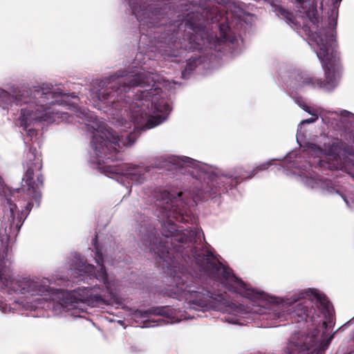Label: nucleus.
<instances>
[{
	"instance_id": "473e14b6",
	"label": "nucleus",
	"mask_w": 354,
	"mask_h": 354,
	"mask_svg": "<svg viewBox=\"0 0 354 354\" xmlns=\"http://www.w3.org/2000/svg\"><path fill=\"white\" fill-rule=\"evenodd\" d=\"M27 134L30 137H32L37 135V131L34 129H29L27 130Z\"/></svg>"
},
{
	"instance_id": "aec40b11",
	"label": "nucleus",
	"mask_w": 354,
	"mask_h": 354,
	"mask_svg": "<svg viewBox=\"0 0 354 354\" xmlns=\"http://www.w3.org/2000/svg\"><path fill=\"white\" fill-rule=\"evenodd\" d=\"M92 244L95 249V263L97 264V266H104V255L102 254V250L98 243L97 235H95V238L93 239Z\"/></svg>"
},
{
	"instance_id": "cd10ccee",
	"label": "nucleus",
	"mask_w": 354,
	"mask_h": 354,
	"mask_svg": "<svg viewBox=\"0 0 354 354\" xmlns=\"http://www.w3.org/2000/svg\"><path fill=\"white\" fill-rule=\"evenodd\" d=\"M6 203L10 209L11 216H15V212L17 209V205L15 203H14L12 201L11 198H6Z\"/></svg>"
},
{
	"instance_id": "5701e85b",
	"label": "nucleus",
	"mask_w": 354,
	"mask_h": 354,
	"mask_svg": "<svg viewBox=\"0 0 354 354\" xmlns=\"http://www.w3.org/2000/svg\"><path fill=\"white\" fill-rule=\"evenodd\" d=\"M166 313V307H151L142 313L143 317L149 315H164Z\"/></svg>"
},
{
	"instance_id": "20e7f679",
	"label": "nucleus",
	"mask_w": 354,
	"mask_h": 354,
	"mask_svg": "<svg viewBox=\"0 0 354 354\" xmlns=\"http://www.w3.org/2000/svg\"><path fill=\"white\" fill-rule=\"evenodd\" d=\"M229 0H198L192 4V10L185 19V32L186 39L180 44V48L185 50H202L203 46L208 45L216 47L222 43L230 41V28L227 24L221 23L217 26L220 36L209 31L207 25L219 21L223 17V10H220L214 3L226 6Z\"/></svg>"
},
{
	"instance_id": "4be33fe9",
	"label": "nucleus",
	"mask_w": 354,
	"mask_h": 354,
	"mask_svg": "<svg viewBox=\"0 0 354 354\" xmlns=\"http://www.w3.org/2000/svg\"><path fill=\"white\" fill-rule=\"evenodd\" d=\"M179 27H178V30L176 31V26L173 25H170L168 27H167V37L166 39H168L169 42L174 43V46L178 48V46H176V40L178 39V35Z\"/></svg>"
},
{
	"instance_id": "a211bd4d",
	"label": "nucleus",
	"mask_w": 354,
	"mask_h": 354,
	"mask_svg": "<svg viewBox=\"0 0 354 354\" xmlns=\"http://www.w3.org/2000/svg\"><path fill=\"white\" fill-rule=\"evenodd\" d=\"M163 209L168 216H172L179 222H187V220L185 218L183 209H181L178 205H174L173 200L169 199V201H167Z\"/></svg>"
},
{
	"instance_id": "c9c22d12",
	"label": "nucleus",
	"mask_w": 354,
	"mask_h": 354,
	"mask_svg": "<svg viewBox=\"0 0 354 354\" xmlns=\"http://www.w3.org/2000/svg\"><path fill=\"white\" fill-rule=\"evenodd\" d=\"M32 206H33L32 203V202H28L27 203V205H26V210L30 211L31 209L32 208Z\"/></svg>"
},
{
	"instance_id": "f704fd0d",
	"label": "nucleus",
	"mask_w": 354,
	"mask_h": 354,
	"mask_svg": "<svg viewBox=\"0 0 354 354\" xmlns=\"http://www.w3.org/2000/svg\"><path fill=\"white\" fill-rule=\"evenodd\" d=\"M19 101L21 103L27 104V103H30L31 102V99L30 98V100H26L25 98L20 97L19 98Z\"/></svg>"
},
{
	"instance_id": "7c9ffc66",
	"label": "nucleus",
	"mask_w": 354,
	"mask_h": 354,
	"mask_svg": "<svg viewBox=\"0 0 354 354\" xmlns=\"http://www.w3.org/2000/svg\"><path fill=\"white\" fill-rule=\"evenodd\" d=\"M340 329H341V327H340V328H339L337 330H335L333 334H331V335L329 336V337H328V338L326 339V346H328V345L330 344L331 341L333 340V338H334V337H335V334L337 333V332L338 330H339Z\"/></svg>"
},
{
	"instance_id": "f03ea898",
	"label": "nucleus",
	"mask_w": 354,
	"mask_h": 354,
	"mask_svg": "<svg viewBox=\"0 0 354 354\" xmlns=\"http://www.w3.org/2000/svg\"><path fill=\"white\" fill-rule=\"evenodd\" d=\"M299 12L305 14L314 26L313 31L310 27H306L310 41L319 47L317 55L324 71V79H315L308 75L302 76L301 82L303 86L319 88L331 91L338 84V80L342 73L339 55L335 48L334 29L337 26L338 10L337 7L332 8L328 17V27L319 28V17L317 5L311 0H296Z\"/></svg>"
},
{
	"instance_id": "2eb2a0df",
	"label": "nucleus",
	"mask_w": 354,
	"mask_h": 354,
	"mask_svg": "<svg viewBox=\"0 0 354 354\" xmlns=\"http://www.w3.org/2000/svg\"><path fill=\"white\" fill-rule=\"evenodd\" d=\"M132 118L135 123V128L134 131L128 134L126 138L129 145L135 142L142 131L152 129L161 124L164 120L162 116L148 115L142 109L133 112Z\"/></svg>"
},
{
	"instance_id": "9d476101",
	"label": "nucleus",
	"mask_w": 354,
	"mask_h": 354,
	"mask_svg": "<svg viewBox=\"0 0 354 354\" xmlns=\"http://www.w3.org/2000/svg\"><path fill=\"white\" fill-rule=\"evenodd\" d=\"M252 174V171H248L243 167H237L235 169V176L225 175L223 176H211L205 185H202L201 187L194 186L190 193L191 198L193 201L196 203L198 201L207 200L209 197L219 193L221 191L220 184L225 183L223 178L230 179V189L239 185L241 180L252 178V177H246L243 174L245 173Z\"/></svg>"
},
{
	"instance_id": "412c9836",
	"label": "nucleus",
	"mask_w": 354,
	"mask_h": 354,
	"mask_svg": "<svg viewBox=\"0 0 354 354\" xmlns=\"http://www.w3.org/2000/svg\"><path fill=\"white\" fill-rule=\"evenodd\" d=\"M71 266H93L92 264L87 263L86 259L77 252L71 254Z\"/></svg>"
},
{
	"instance_id": "e433bc0d",
	"label": "nucleus",
	"mask_w": 354,
	"mask_h": 354,
	"mask_svg": "<svg viewBox=\"0 0 354 354\" xmlns=\"http://www.w3.org/2000/svg\"><path fill=\"white\" fill-rule=\"evenodd\" d=\"M4 186V182L3 178L0 176V187L3 188Z\"/></svg>"
},
{
	"instance_id": "393cba45",
	"label": "nucleus",
	"mask_w": 354,
	"mask_h": 354,
	"mask_svg": "<svg viewBox=\"0 0 354 354\" xmlns=\"http://www.w3.org/2000/svg\"><path fill=\"white\" fill-rule=\"evenodd\" d=\"M7 256V248L5 247L1 243L0 244V266H6V264L8 262V259H6Z\"/></svg>"
},
{
	"instance_id": "f3484780",
	"label": "nucleus",
	"mask_w": 354,
	"mask_h": 354,
	"mask_svg": "<svg viewBox=\"0 0 354 354\" xmlns=\"http://www.w3.org/2000/svg\"><path fill=\"white\" fill-rule=\"evenodd\" d=\"M84 269L80 270L77 267H74L73 269H71L73 273H77V271L81 272H89L88 277L91 279H96L100 282H102L106 286L107 291H110V283L108 279V274L106 270V267H84Z\"/></svg>"
},
{
	"instance_id": "2f4dec72",
	"label": "nucleus",
	"mask_w": 354,
	"mask_h": 354,
	"mask_svg": "<svg viewBox=\"0 0 354 354\" xmlns=\"http://www.w3.org/2000/svg\"><path fill=\"white\" fill-rule=\"evenodd\" d=\"M155 109L158 112H162V111H168L169 109V106L168 104H164L163 109H162V108H160V107H157L155 105Z\"/></svg>"
},
{
	"instance_id": "4c0bfd02",
	"label": "nucleus",
	"mask_w": 354,
	"mask_h": 354,
	"mask_svg": "<svg viewBox=\"0 0 354 354\" xmlns=\"http://www.w3.org/2000/svg\"><path fill=\"white\" fill-rule=\"evenodd\" d=\"M183 194V193L182 192H178V198L180 201H182V200H183V199L181 198V197H182Z\"/></svg>"
},
{
	"instance_id": "c756f323",
	"label": "nucleus",
	"mask_w": 354,
	"mask_h": 354,
	"mask_svg": "<svg viewBox=\"0 0 354 354\" xmlns=\"http://www.w3.org/2000/svg\"><path fill=\"white\" fill-rule=\"evenodd\" d=\"M303 109L311 115L317 114L315 109L308 105H304Z\"/></svg>"
},
{
	"instance_id": "b1692460",
	"label": "nucleus",
	"mask_w": 354,
	"mask_h": 354,
	"mask_svg": "<svg viewBox=\"0 0 354 354\" xmlns=\"http://www.w3.org/2000/svg\"><path fill=\"white\" fill-rule=\"evenodd\" d=\"M270 164L269 162H264L261 165L256 167L252 170V174H249L248 173H245L243 174L246 177H254L259 171L266 170Z\"/></svg>"
},
{
	"instance_id": "f8f14e48",
	"label": "nucleus",
	"mask_w": 354,
	"mask_h": 354,
	"mask_svg": "<svg viewBox=\"0 0 354 354\" xmlns=\"http://www.w3.org/2000/svg\"><path fill=\"white\" fill-rule=\"evenodd\" d=\"M0 282L10 290L19 294H43L49 289L48 286L41 284L38 280L27 277L12 278L8 267H0Z\"/></svg>"
},
{
	"instance_id": "1a4fd4ad",
	"label": "nucleus",
	"mask_w": 354,
	"mask_h": 354,
	"mask_svg": "<svg viewBox=\"0 0 354 354\" xmlns=\"http://www.w3.org/2000/svg\"><path fill=\"white\" fill-rule=\"evenodd\" d=\"M123 136H120L113 129L100 125L93 133L92 145L96 155L106 160L114 161L119 153L118 147L122 141Z\"/></svg>"
},
{
	"instance_id": "58836bf2",
	"label": "nucleus",
	"mask_w": 354,
	"mask_h": 354,
	"mask_svg": "<svg viewBox=\"0 0 354 354\" xmlns=\"http://www.w3.org/2000/svg\"><path fill=\"white\" fill-rule=\"evenodd\" d=\"M185 159L187 160V162H190L193 160L192 158H188V157H185Z\"/></svg>"
},
{
	"instance_id": "4468645a",
	"label": "nucleus",
	"mask_w": 354,
	"mask_h": 354,
	"mask_svg": "<svg viewBox=\"0 0 354 354\" xmlns=\"http://www.w3.org/2000/svg\"><path fill=\"white\" fill-rule=\"evenodd\" d=\"M133 14L138 21L148 27H152L158 24L164 13L165 8L153 6L152 4L147 5L142 0H129Z\"/></svg>"
},
{
	"instance_id": "6ab92c4d",
	"label": "nucleus",
	"mask_w": 354,
	"mask_h": 354,
	"mask_svg": "<svg viewBox=\"0 0 354 354\" xmlns=\"http://www.w3.org/2000/svg\"><path fill=\"white\" fill-rule=\"evenodd\" d=\"M275 12L279 17L285 19L289 25L297 26V21L293 12L280 6L275 8Z\"/></svg>"
},
{
	"instance_id": "c85d7f7f",
	"label": "nucleus",
	"mask_w": 354,
	"mask_h": 354,
	"mask_svg": "<svg viewBox=\"0 0 354 354\" xmlns=\"http://www.w3.org/2000/svg\"><path fill=\"white\" fill-rule=\"evenodd\" d=\"M312 116L313 117H311L310 118H308V119L304 120L301 122V124H310V123H313V122H315L318 119L317 114L313 115Z\"/></svg>"
},
{
	"instance_id": "ea45409f",
	"label": "nucleus",
	"mask_w": 354,
	"mask_h": 354,
	"mask_svg": "<svg viewBox=\"0 0 354 354\" xmlns=\"http://www.w3.org/2000/svg\"><path fill=\"white\" fill-rule=\"evenodd\" d=\"M227 187H225L223 190H227Z\"/></svg>"
},
{
	"instance_id": "ddd939ff",
	"label": "nucleus",
	"mask_w": 354,
	"mask_h": 354,
	"mask_svg": "<svg viewBox=\"0 0 354 354\" xmlns=\"http://www.w3.org/2000/svg\"><path fill=\"white\" fill-rule=\"evenodd\" d=\"M100 289L96 285L93 287H82L68 292L66 295V303L73 307L79 303L86 304L91 307L107 304L105 298L97 292Z\"/></svg>"
},
{
	"instance_id": "a878e982",
	"label": "nucleus",
	"mask_w": 354,
	"mask_h": 354,
	"mask_svg": "<svg viewBox=\"0 0 354 354\" xmlns=\"http://www.w3.org/2000/svg\"><path fill=\"white\" fill-rule=\"evenodd\" d=\"M12 97L6 90L0 88V102L8 104L12 102Z\"/></svg>"
},
{
	"instance_id": "9b49d317",
	"label": "nucleus",
	"mask_w": 354,
	"mask_h": 354,
	"mask_svg": "<svg viewBox=\"0 0 354 354\" xmlns=\"http://www.w3.org/2000/svg\"><path fill=\"white\" fill-rule=\"evenodd\" d=\"M26 166L27 169L24 175L23 180L28 187V194L39 202L41 193L38 189L44 185V176L41 174L37 175V181L34 180L35 171H40L42 169L41 156L38 154L35 147H30L26 154Z\"/></svg>"
},
{
	"instance_id": "f257e3e1",
	"label": "nucleus",
	"mask_w": 354,
	"mask_h": 354,
	"mask_svg": "<svg viewBox=\"0 0 354 354\" xmlns=\"http://www.w3.org/2000/svg\"><path fill=\"white\" fill-rule=\"evenodd\" d=\"M187 267H167L169 273L170 289L193 308H208L213 300H218L222 286L252 301L265 299L266 294L257 290L237 277L231 267H197L196 275L185 269Z\"/></svg>"
},
{
	"instance_id": "423d86ee",
	"label": "nucleus",
	"mask_w": 354,
	"mask_h": 354,
	"mask_svg": "<svg viewBox=\"0 0 354 354\" xmlns=\"http://www.w3.org/2000/svg\"><path fill=\"white\" fill-rule=\"evenodd\" d=\"M178 230L176 225L171 221H167L162 225L161 235H156V232L151 231L146 234H144L141 240V249L147 251L148 250L151 254L156 256L160 259L162 260V266H184L183 263L179 261V259H183L181 256V252H178L175 250V245H184L185 248L187 247V244L178 243L175 240H172L173 235L176 232H179L188 236L190 233H194L196 236V233L194 231H189L185 230ZM196 237L193 241V247L195 246Z\"/></svg>"
},
{
	"instance_id": "39448f33",
	"label": "nucleus",
	"mask_w": 354,
	"mask_h": 354,
	"mask_svg": "<svg viewBox=\"0 0 354 354\" xmlns=\"http://www.w3.org/2000/svg\"><path fill=\"white\" fill-rule=\"evenodd\" d=\"M103 84L106 88L99 90L98 99L118 110L131 106L134 100L137 106L143 100L147 106L149 102L152 106L155 96L161 91L151 75L146 73L127 75L119 71L104 80Z\"/></svg>"
},
{
	"instance_id": "0eeeda50",
	"label": "nucleus",
	"mask_w": 354,
	"mask_h": 354,
	"mask_svg": "<svg viewBox=\"0 0 354 354\" xmlns=\"http://www.w3.org/2000/svg\"><path fill=\"white\" fill-rule=\"evenodd\" d=\"M171 234L173 235L172 240L187 244V248H185L184 245L178 246L174 245L175 250L181 252V256L185 263H195L196 266H225V262L221 261L222 258L216 255L212 250L205 248L193 247V241L196 238L194 233H190L188 236L179 232Z\"/></svg>"
},
{
	"instance_id": "6e6552de",
	"label": "nucleus",
	"mask_w": 354,
	"mask_h": 354,
	"mask_svg": "<svg viewBox=\"0 0 354 354\" xmlns=\"http://www.w3.org/2000/svg\"><path fill=\"white\" fill-rule=\"evenodd\" d=\"M44 88H40L35 89L33 93V103L35 104V108L32 109H22L21 115L20 116L21 125H25L27 128L28 120H33L38 121H47L49 119V111L52 106L56 104H59V101L53 100L56 97L57 93Z\"/></svg>"
},
{
	"instance_id": "7ed1b4c3",
	"label": "nucleus",
	"mask_w": 354,
	"mask_h": 354,
	"mask_svg": "<svg viewBox=\"0 0 354 354\" xmlns=\"http://www.w3.org/2000/svg\"><path fill=\"white\" fill-rule=\"evenodd\" d=\"M322 315V326L324 334L335 324L334 309L327 297L316 289L308 288L295 293L286 302L273 304L261 314L262 319L268 322L270 327L281 325L285 321L292 323L311 322L316 325L317 319Z\"/></svg>"
},
{
	"instance_id": "72a5a7b5",
	"label": "nucleus",
	"mask_w": 354,
	"mask_h": 354,
	"mask_svg": "<svg viewBox=\"0 0 354 354\" xmlns=\"http://www.w3.org/2000/svg\"><path fill=\"white\" fill-rule=\"evenodd\" d=\"M333 1V8L337 7V10H338L339 3L342 0H332Z\"/></svg>"
},
{
	"instance_id": "dca6fc26",
	"label": "nucleus",
	"mask_w": 354,
	"mask_h": 354,
	"mask_svg": "<svg viewBox=\"0 0 354 354\" xmlns=\"http://www.w3.org/2000/svg\"><path fill=\"white\" fill-rule=\"evenodd\" d=\"M147 171V167L128 164L117 166L114 170L111 171L113 173L120 174L125 176L133 184L136 185L144 183L146 179L145 174Z\"/></svg>"
},
{
	"instance_id": "bb28decb",
	"label": "nucleus",
	"mask_w": 354,
	"mask_h": 354,
	"mask_svg": "<svg viewBox=\"0 0 354 354\" xmlns=\"http://www.w3.org/2000/svg\"><path fill=\"white\" fill-rule=\"evenodd\" d=\"M198 58L196 57H190L188 59L186 65V70L193 71L196 66V62H198Z\"/></svg>"
}]
</instances>
